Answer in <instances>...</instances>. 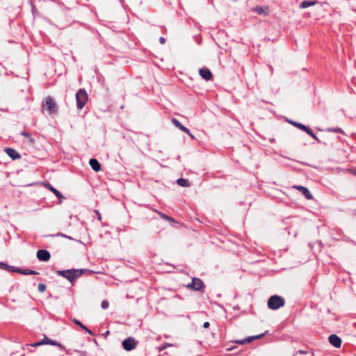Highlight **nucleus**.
<instances>
[{
    "label": "nucleus",
    "mask_w": 356,
    "mask_h": 356,
    "mask_svg": "<svg viewBox=\"0 0 356 356\" xmlns=\"http://www.w3.org/2000/svg\"><path fill=\"white\" fill-rule=\"evenodd\" d=\"M57 274L60 275L70 282H73L75 280L81 277L83 274V270L81 269H70L65 270H58Z\"/></svg>",
    "instance_id": "1"
},
{
    "label": "nucleus",
    "mask_w": 356,
    "mask_h": 356,
    "mask_svg": "<svg viewBox=\"0 0 356 356\" xmlns=\"http://www.w3.org/2000/svg\"><path fill=\"white\" fill-rule=\"evenodd\" d=\"M43 112L45 111L49 115H54L58 112V106L54 99L50 97H47L42 102Z\"/></svg>",
    "instance_id": "2"
},
{
    "label": "nucleus",
    "mask_w": 356,
    "mask_h": 356,
    "mask_svg": "<svg viewBox=\"0 0 356 356\" xmlns=\"http://www.w3.org/2000/svg\"><path fill=\"white\" fill-rule=\"evenodd\" d=\"M284 298L280 296L274 295L270 297L268 300V307L269 309L276 310L284 305Z\"/></svg>",
    "instance_id": "3"
},
{
    "label": "nucleus",
    "mask_w": 356,
    "mask_h": 356,
    "mask_svg": "<svg viewBox=\"0 0 356 356\" xmlns=\"http://www.w3.org/2000/svg\"><path fill=\"white\" fill-rule=\"evenodd\" d=\"M88 97L84 89H79L76 93V107L79 110H81L86 104Z\"/></svg>",
    "instance_id": "4"
},
{
    "label": "nucleus",
    "mask_w": 356,
    "mask_h": 356,
    "mask_svg": "<svg viewBox=\"0 0 356 356\" xmlns=\"http://www.w3.org/2000/svg\"><path fill=\"white\" fill-rule=\"evenodd\" d=\"M172 122L176 127L179 129L184 133L187 134L192 139H195V136L191 133L190 130L184 125H182L176 118H172Z\"/></svg>",
    "instance_id": "5"
},
{
    "label": "nucleus",
    "mask_w": 356,
    "mask_h": 356,
    "mask_svg": "<svg viewBox=\"0 0 356 356\" xmlns=\"http://www.w3.org/2000/svg\"><path fill=\"white\" fill-rule=\"evenodd\" d=\"M203 286L204 284L200 279L193 278L191 283L188 285V287L195 291H200Z\"/></svg>",
    "instance_id": "6"
},
{
    "label": "nucleus",
    "mask_w": 356,
    "mask_h": 356,
    "mask_svg": "<svg viewBox=\"0 0 356 356\" xmlns=\"http://www.w3.org/2000/svg\"><path fill=\"white\" fill-rule=\"evenodd\" d=\"M122 346L124 350L130 351L135 348L136 342L132 338H128L123 341Z\"/></svg>",
    "instance_id": "7"
},
{
    "label": "nucleus",
    "mask_w": 356,
    "mask_h": 356,
    "mask_svg": "<svg viewBox=\"0 0 356 356\" xmlns=\"http://www.w3.org/2000/svg\"><path fill=\"white\" fill-rule=\"evenodd\" d=\"M50 253L46 250H39L37 252V258L42 261H47L50 259Z\"/></svg>",
    "instance_id": "8"
},
{
    "label": "nucleus",
    "mask_w": 356,
    "mask_h": 356,
    "mask_svg": "<svg viewBox=\"0 0 356 356\" xmlns=\"http://www.w3.org/2000/svg\"><path fill=\"white\" fill-rule=\"evenodd\" d=\"M293 188L300 191L307 200L313 199V195H312V193H310L307 188L302 186L296 185L293 186Z\"/></svg>",
    "instance_id": "9"
},
{
    "label": "nucleus",
    "mask_w": 356,
    "mask_h": 356,
    "mask_svg": "<svg viewBox=\"0 0 356 356\" xmlns=\"http://www.w3.org/2000/svg\"><path fill=\"white\" fill-rule=\"evenodd\" d=\"M200 76L206 81H209L212 79V73L207 67H202L199 70Z\"/></svg>",
    "instance_id": "10"
},
{
    "label": "nucleus",
    "mask_w": 356,
    "mask_h": 356,
    "mask_svg": "<svg viewBox=\"0 0 356 356\" xmlns=\"http://www.w3.org/2000/svg\"><path fill=\"white\" fill-rule=\"evenodd\" d=\"M329 342L335 348H339L341 344V339L336 334L329 337Z\"/></svg>",
    "instance_id": "11"
},
{
    "label": "nucleus",
    "mask_w": 356,
    "mask_h": 356,
    "mask_svg": "<svg viewBox=\"0 0 356 356\" xmlns=\"http://www.w3.org/2000/svg\"><path fill=\"white\" fill-rule=\"evenodd\" d=\"M253 11L256 12L259 15L266 16L268 15L269 9L268 6H256L252 9Z\"/></svg>",
    "instance_id": "12"
},
{
    "label": "nucleus",
    "mask_w": 356,
    "mask_h": 356,
    "mask_svg": "<svg viewBox=\"0 0 356 356\" xmlns=\"http://www.w3.org/2000/svg\"><path fill=\"white\" fill-rule=\"evenodd\" d=\"M89 163L94 171L99 172L101 170V164L96 159H91Z\"/></svg>",
    "instance_id": "13"
},
{
    "label": "nucleus",
    "mask_w": 356,
    "mask_h": 356,
    "mask_svg": "<svg viewBox=\"0 0 356 356\" xmlns=\"http://www.w3.org/2000/svg\"><path fill=\"white\" fill-rule=\"evenodd\" d=\"M5 151L7 153V154L13 159H17L20 158V154L14 149L6 148Z\"/></svg>",
    "instance_id": "14"
},
{
    "label": "nucleus",
    "mask_w": 356,
    "mask_h": 356,
    "mask_svg": "<svg viewBox=\"0 0 356 356\" xmlns=\"http://www.w3.org/2000/svg\"><path fill=\"white\" fill-rule=\"evenodd\" d=\"M263 336H264V334H259V335H257V336H253V337H248V338H246V339H245L243 340L237 341L236 343H239V344H245V343H250V342L252 341L253 340L259 339L260 337H261Z\"/></svg>",
    "instance_id": "15"
},
{
    "label": "nucleus",
    "mask_w": 356,
    "mask_h": 356,
    "mask_svg": "<svg viewBox=\"0 0 356 356\" xmlns=\"http://www.w3.org/2000/svg\"><path fill=\"white\" fill-rule=\"evenodd\" d=\"M43 344L56 345V343L51 339H49L47 337H44V339L42 341L34 343L33 346L37 347Z\"/></svg>",
    "instance_id": "16"
},
{
    "label": "nucleus",
    "mask_w": 356,
    "mask_h": 356,
    "mask_svg": "<svg viewBox=\"0 0 356 356\" xmlns=\"http://www.w3.org/2000/svg\"><path fill=\"white\" fill-rule=\"evenodd\" d=\"M72 321L77 325H79V327H81L83 330H85L86 332H88V334H90V335H94V333L90 330H89L88 327H86L81 321H79V320L76 319V318H74L72 320Z\"/></svg>",
    "instance_id": "17"
},
{
    "label": "nucleus",
    "mask_w": 356,
    "mask_h": 356,
    "mask_svg": "<svg viewBox=\"0 0 356 356\" xmlns=\"http://www.w3.org/2000/svg\"><path fill=\"white\" fill-rule=\"evenodd\" d=\"M316 3V1H303L302 2H301V3L300 4V7L301 8H306L307 7H309V6H314Z\"/></svg>",
    "instance_id": "18"
},
{
    "label": "nucleus",
    "mask_w": 356,
    "mask_h": 356,
    "mask_svg": "<svg viewBox=\"0 0 356 356\" xmlns=\"http://www.w3.org/2000/svg\"><path fill=\"white\" fill-rule=\"evenodd\" d=\"M47 188L58 198V199H62L63 197L62 195V194L57 190L55 188H54L52 186H51L50 184H47Z\"/></svg>",
    "instance_id": "19"
},
{
    "label": "nucleus",
    "mask_w": 356,
    "mask_h": 356,
    "mask_svg": "<svg viewBox=\"0 0 356 356\" xmlns=\"http://www.w3.org/2000/svg\"><path fill=\"white\" fill-rule=\"evenodd\" d=\"M177 184L182 187H188L190 186V184L188 180L183 178L179 179L177 181Z\"/></svg>",
    "instance_id": "20"
},
{
    "label": "nucleus",
    "mask_w": 356,
    "mask_h": 356,
    "mask_svg": "<svg viewBox=\"0 0 356 356\" xmlns=\"http://www.w3.org/2000/svg\"><path fill=\"white\" fill-rule=\"evenodd\" d=\"M291 124H293L295 127L299 128L300 129L305 131L307 129V127H306L305 125L302 124H300V123H298V122H291Z\"/></svg>",
    "instance_id": "21"
},
{
    "label": "nucleus",
    "mask_w": 356,
    "mask_h": 356,
    "mask_svg": "<svg viewBox=\"0 0 356 356\" xmlns=\"http://www.w3.org/2000/svg\"><path fill=\"white\" fill-rule=\"evenodd\" d=\"M21 273L24 275H38V273L35 270H27V269L23 270L22 271H21Z\"/></svg>",
    "instance_id": "22"
},
{
    "label": "nucleus",
    "mask_w": 356,
    "mask_h": 356,
    "mask_svg": "<svg viewBox=\"0 0 356 356\" xmlns=\"http://www.w3.org/2000/svg\"><path fill=\"white\" fill-rule=\"evenodd\" d=\"M305 132L307 134H308L310 136H312L314 139L315 140H318V137L316 136V135L312 131V130L311 129H309V127L307 128V129L305 131Z\"/></svg>",
    "instance_id": "23"
},
{
    "label": "nucleus",
    "mask_w": 356,
    "mask_h": 356,
    "mask_svg": "<svg viewBox=\"0 0 356 356\" xmlns=\"http://www.w3.org/2000/svg\"><path fill=\"white\" fill-rule=\"evenodd\" d=\"M108 306H109V302L106 300H104L101 303V307L104 309H106L108 307Z\"/></svg>",
    "instance_id": "24"
},
{
    "label": "nucleus",
    "mask_w": 356,
    "mask_h": 356,
    "mask_svg": "<svg viewBox=\"0 0 356 356\" xmlns=\"http://www.w3.org/2000/svg\"><path fill=\"white\" fill-rule=\"evenodd\" d=\"M38 288L40 292H44L46 290V286L44 284H39Z\"/></svg>",
    "instance_id": "25"
},
{
    "label": "nucleus",
    "mask_w": 356,
    "mask_h": 356,
    "mask_svg": "<svg viewBox=\"0 0 356 356\" xmlns=\"http://www.w3.org/2000/svg\"><path fill=\"white\" fill-rule=\"evenodd\" d=\"M328 130L331 132L343 133V130L340 128H330Z\"/></svg>",
    "instance_id": "26"
},
{
    "label": "nucleus",
    "mask_w": 356,
    "mask_h": 356,
    "mask_svg": "<svg viewBox=\"0 0 356 356\" xmlns=\"http://www.w3.org/2000/svg\"><path fill=\"white\" fill-rule=\"evenodd\" d=\"M161 216L162 218H163L165 220H168L172 221V222L174 221V220L172 218H170V216H168L165 214H161Z\"/></svg>",
    "instance_id": "27"
},
{
    "label": "nucleus",
    "mask_w": 356,
    "mask_h": 356,
    "mask_svg": "<svg viewBox=\"0 0 356 356\" xmlns=\"http://www.w3.org/2000/svg\"><path fill=\"white\" fill-rule=\"evenodd\" d=\"M159 42L161 44H163L165 42V39L163 37H161L159 38Z\"/></svg>",
    "instance_id": "28"
},
{
    "label": "nucleus",
    "mask_w": 356,
    "mask_h": 356,
    "mask_svg": "<svg viewBox=\"0 0 356 356\" xmlns=\"http://www.w3.org/2000/svg\"><path fill=\"white\" fill-rule=\"evenodd\" d=\"M0 266L2 268H7L8 266L7 264H4V263H0Z\"/></svg>",
    "instance_id": "29"
},
{
    "label": "nucleus",
    "mask_w": 356,
    "mask_h": 356,
    "mask_svg": "<svg viewBox=\"0 0 356 356\" xmlns=\"http://www.w3.org/2000/svg\"><path fill=\"white\" fill-rule=\"evenodd\" d=\"M209 325H210V324H209V322H205V323H204V324H203V327H204V328H208V327H209Z\"/></svg>",
    "instance_id": "30"
},
{
    "label": "nucleus",
    "mask_w": 356,
    "mask_h": 356,
    "mask_svg": "<svg viewBox=\"0 0 356 356\" xmlns=\"http://www.w3.org/2000/svg\"><path fill=\"white\" fill-rule=\"evenodd\" d=\"M172 345L170 344V343H166L163 346V348H161V350L163 349V348H165L167 347H170V346H172Z\"/></svg>",
    "instance_id": "31"
},
{
    "label": "nucleus",
    "mask_w": 356,
    "mask_h": 356,
    "mask_svg": "<svg viewBox=\"0 0 356 356\" xmlns=\"http://www.w3.org/2000/svg\"><path fill=\"white\" fill-rule=\"evenodd\" d=\"M22 134L24 136H25V137H29V133H27V132H26V131L22 132Z\"/></svg>",
    "instance_id": "32"
},
{
    "label": "nucleus",
    "mask_w": 356,
    "mask_h": 356,
    "mask_svg": "<svg viewBox=\"0 0 356 356\" xmlns=\"http://www.w3.org/2000/svg\"><path fill=\"white\" fill-rule=\"evenodd\" d=\"M350 172L352 174H353V175H356V169L350 170Z\"/></svg>",
    "instance_id": "33"
}]
</instances>
